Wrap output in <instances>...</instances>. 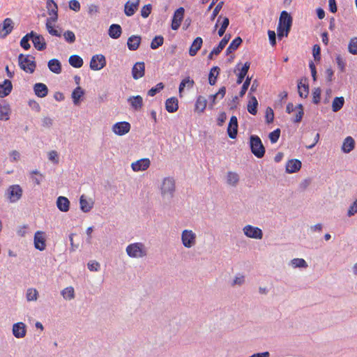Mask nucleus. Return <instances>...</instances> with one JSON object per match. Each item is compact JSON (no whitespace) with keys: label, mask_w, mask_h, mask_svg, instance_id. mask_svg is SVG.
<instances>
[{"label":"nucleus","mask_w":357,"mask_h":357,"mask_svg":"<svg viewBox=\"0 0 357 357\" xmlns=\"http://www.w3.org/2000/svg\"><path fill=\"white\" fill-rule=\"evenodd\" d=\"M18 63L20 68L26 73H33L36 68L35 57L31 54H20L18 56Z\"/></svg>","instance_id":"1"},{"label":"nucleus","mask_w":357,"mask_h":357,"mask_svg":"<svg viewBox=\"0 0 357 357\" xmlns=\"http://www.w3.org/2000/svg\"><path fill=\"white\" fill-rule=\"evenodd\" d=\"M250 146L251 152L258 158H261L265 154V148L259 136L251 135L250 137Z\"/></svg>","instance_id":"2"},{"label":"nucleus","mask_w":357,"mask_h":357,"mask_svg":"<svg viewBox=\"0 0 357 357\" xmlns=\"http://www.w3.org/2000/svg\"><path fill=\"white\" fill-rule=\"evenodd\" d=\"M128 255L133 258L143 257L146 255L144 245L141 243H135L130 244L126 248Z\"/></svg>","instance_id":"3"},{"label":"nucleus","mask_w":357,"mask_h":357,"mask_svg":"<svg viewBox=\"0 0 357 357\" xmlns=\"http://www.w3.org/2000/svg\"><path fill=\"white\" fill-rule=\"evenodd\" d=\"M161 194L163 197H172L175 191V181L172 178L167 177L162 181L160 187Z\"/></svg>","instance_id":"4"},{"label":"nucleus","mask_w":357,"mask_h":357,"mask_svg":"<svg viewBox=\"0 0 357 357\" xmlns=\"http://www.w3.org/2000/svg\"><path fill=\"white\" fill-rule=\"evenodd\" d=\"M181 240L185 248H191L196 242V234L192 230L185 229L183 231Z\"/></svg>","instance_id":"5"},{"label":"nucleus","mask_w":357,"mask_h":357,"mask_svg":"<svg viewBox=\"0 0 357 357\" xmlns=\"http://www.w3.org/2000/svg\"><path fill=\"white\" fill-rule=\"evenodd\" d=\"M106 66L105 57L102 54H96L92 56L90 61V68L93 70H99Z\"/></svg>","instance_id":"6"},{"label":"nucleus","mask_w":357,"mask_h":357,"mask_svg":"<svg viewBox=\"0 0 357 357\" xmlns=\"http://www.w3.org/2000/svg\"><path fill=\"white\" fill-rule=\"evenodd\" d=\"M13 29V21L11 18H6L0 24V38H5Z\"/></svg>","instance_id":"7"},{"label":"nucleus","mask_w":357,"mask_h":357,"mask_svg":"<svg viewBox=\"0 0 357 357\" xmlns=\"http://www.w3.org/2000/svg\"><path fill=\"white\" fill-rule=\"evenodd\" d=\"M243 232L245 236L252 238L261 239L263 236L261 229L252 225H246L244 227Z\"/></svg>","instance_id":"8"},{"label":"nucleus","mask_w":357,"mask_h":357,"mask_svg":"<svg viewBox=\"0 0 357 357\" xmlns=\"http://www.w3.org/2000/svg\"><path fill=\"white\" fill-rule=\"evenodd\" d=\"M185 10L183 7H180L176 10L172 20L171 27L173 30H177L184 17Z\"/></svg>","instance_id":"9"},{"label":"nucleus","mask_w":357,"mask_h":357,"mask_svg":"<svg viewBox=\"0 0 357 357\" xmlns=\"http://www.w3.org/2000/svg\"><path fill=\"white\" fill-rule=\"evenodd\" d=\"M46 8L50 17L47 19L50 21H57L58 6L54 0H47Z\"/></svg>","instance_id":"10"},{"label":"nucleus","mask_w":357,"mask_h":357,"mask_svg":"<svg viewBox=\"0 0 357 357\" xmlns=\"http://www.w3.org/2000/svg\"><path fill=\"white\" fill-rule=\"evenodd\" d=\"M130 130V124L126 121L116 123L112 126V131L117 135H124Z\"/></svg>","instance_id":"11"},{"label":"nucleus","mask_w":357,"mask_h":357,"mask_svg":"<svg viewBox=\"0 0 357 357\" xmlns=\"http://www.w3.org/2000/svg\"><path fill=\"white\" fill-rule=\"evenodd\" d=\"M8 199L11 202L18 201L22 195V190L19 185H13L8 190Z\"/></svg>","instance_id":"12"},{"label":"nucleus","mask_w":357,"mask_h":357,"mask_svg":"<svg viewBox=\"0 0 357 357\" xmlns=\"http://www.w3.org/2000/svg\"><path fill=\"white\" fill-rule=\"evenodd\" d=\"M145 63L143 61H139L135 63L132 68V76L135 79H139L144 76Z\"/></svg>","instance_id":"13"},{"label":"nucleus","mask_w":357,"mask_h":357,"mask_svg":"<svg viewBox=\"0 0 357 357\" xmlns=\"http://www.w3.org/2000/svg\"><path fill=\"white\" fill-rule=\"evenodd\" d=\"M34 246L36 249L43 251L46 248L45 233L41 231H38L34 235Z\"/></svg>","instance_id":"14"},{"label":"nucleus","mask_w":357,"mask_h":357,"mask_svg":"<svg viewBox=\"0 0 357 357\" xmlns=\"http://www.w3.org/2000/svg\"><path fill=\"white\" fill-rule=\"evenodd\" d=\"M151 162L149 158H142L131 164L132 169L134 172L146 170L150 166Z\"/></svg>","instance_id":"15"},{"label":"nucleus","mask_w":357,"mask_h":357,"mask_svg":"<svg viewBox=\"0 0 357 357\" xmlns=\"http://www.w3.org/2000/svg\"><path fill=\"white\" fill-rule=\"evenodd\" d=\"M32 43L37 50L42 51L46 49L47 44L44 37L34 31L33 36L32 37Z\"/></svg>","instance_id":"16"},{"label":"nucleus","mask_w":357,"mask_h":357,"mask_svg":"<svg viewBox=\"0 0 357 357\" xmlns=\"http://www.w3.org/2000/svg\"><path fill=\"white\" fill-rule=\"evenodd\" d=\"M278 25L285 27L286 29H291L292 25V17L287 11L283 10L280 13Z\"/></svg>","instance_id":"17"},{"label":"nucleus","mask_w":357,"mask_h":357,"mask_svg":"<svg viewBox=\"0 0 357 357\" xmlns=\"http://www.w3.org/2000/svg\"><path fill=\"white\" fill-rule=\"evenodd\" d=\"M238 132V120L236 116H232L230 119L228 128L227 133L231 139H235Z\"/></svg>","instance_id":"18"},{"label":"nucleus","mask_w":357,"mask_h":357,"mask_svg":"<svg viewBox=\"0 0 357 357\" xmlns=\"http://www.w3.org/2000/svg\"><path fill=\"white\" fill-rule=\"evenodd\" d=\"M139 4V0H130L125 4L124 12L128 16H132L137 10Z\"/></svg>","instance_id":"19"},{"label":"nucleus","mask_w":357,"mask_h":357,"mask_svg":"<svg viewBox=\"0 0 357 357\" xmlns=\"http://www.w3.org/2000/svg\"><path fill=\"white\" fill-rule=\"evenodd\" d=\"M301 168V162L297 159L289 160L286 165V171L288 173H295Z\"/></svg>","instance_id":"20"},{"label":"nucleus","mask_w":357,"mask_h":357,"mask_svg":"<svg viewBox=\"0 0 357 357\" xmlns=\"http://www.w3.org/2000/svg\"><path fill=\"white\" fill-rule=\"evenodd\" d=\"M13 333L17 338L24 337L26 335L24 324L22 322L15 324L13 326Z\"/></svg>","instance_id":"21"},{"label":"nucleus","mask_w":357,"mask_h":357,"mask_svg":"<svg viewBox=\"0 0 357 357\" xmlns=\"http://www.w3.org/2000/svg\"><path fill=\"white\" fill-rule=\"evenodd\" d=\"M203 44V40L201 37H197L191 44L189 49V54L191 56H195L198 51L201 49Z\"/></svg>","instance_id":"22"},{"label":"nucleus","mask_w":357,"mask_h":357,"mask_svg":"<svg viewBox=\"0 0 357 357\" xmlns=\"http://www.w3.org/2000/svg\"><path fill=\"white\" fill-rule=\"evenodd\" d=\"M13 89V85L10 80L5 79L0 83V97L3 98L8 96Z\"/></svg>","instance_id":"23"},{"label":"nucleus","mask_w":357,"mask_h":357,"mask_svg":"<svg viewBox=\"0 0 357 357\" xmlns=\"http://www.w3.org/2000/svg\"><path fill=\"white\" fill-rule=\"evenodd\" d=\"M33 91L36 94L39 98H44L48 93L47 86L43 83H36L33 86Z\"/></svg>","instance_id":"24"},{"label":"nucleus","mask_w":357,"mask_h":357,"mask_svg":"<svg viewBox=\"0 0 357 357\" xmlns=\"http://www.w3.org/2000/svg\"><path fill=\"white\" fill-rule=\"evenodd\" d=\"M141 43V37L139 36L132 35L128 38L127 45L130 50H137Z\"/></svg>","instance_id":"25"},{"label":"nucleus","mask_w":357,"mask_h":357,"mask_svg":"<svg viewBox=\"0 0 357 357\" xmlns=\"http://www.w3.org/2000/svg\"><path fill=\"white\" fill-rule=\"evenodd\" d=\"M56 206L62 212H67L70 208V202L66 197L60 196L57 198Z\"/></svg>","instance_id":"26"},{"label":"nucleus","mask_w":357,"mask_h":357,"mask_svg":"<svg viewBox=\"0 0 357 357\" xmlns=\"http://www.w3.org/2000/svg\"><path fill=\"white\" fill-rule=\"evenodd\" d=\"M121 33L122 29L119 24H112L110 25L108 30V34L110 38L113 39H117L121 36Z\"/></svg>","instance_id":"27"},{"label":"nucleus","mask_w":357,"mask_h":357,"mask_svg":"<svg viewBox=\"0 0 357 357\" xmlns=\"http://www.w3.org/2000/svg\"><path fill=\"white\" fill-rule=\"evenodd\" d=\"M165 108L169 113L176 112L178 109L177 98L174 97L168 98L165 102Z\"/></svg>","instance_id":"28"},{"label":"nucleus","mask_w":357,"mask_h":357,"mask_svg":"<svg viewBox=\"0 0 357 357\" xmlns=\"http://www.w3.org/2000/svg\"><path fill=\"white\" fill-rule=\"evenodd\" d=\"M206 99L202 96H199L195 102V111L199 114L202 113L206 107Z\"/></svg>","instance_id":"29"},{"label":"nucleus","mask_w":357,"mask_h":357,"mask_svg":"<svg viewBox=\"0 0 357 357\" xmlns=\"http://www.w3.org/2000/svg\"><path fill=\"white\" fill-rule=\"evenodd\" d=\"M10 107L4 101H0V120L7 121L9 119Z\"/></svg>","instance_id":"30"},{"label":"nucleus","mask_w":357,"mask_h":357,"mask_svg":"<svg viewBox=\"0 0 357 357\" xmlns=\"http://www.w3.org/2000/svg\"><path fill=\"white\" fill-rule=\"evenodd\" d=\"M354 139L351 137L349 136L344 139L342 146V150L344 153H348L354 149Z\"/></svg>","instance_id":"31"},{"label":"nucleus","mask_w":357,"mask_h":357,"mask_svg":"<svg viewBox=\"0 0 357 357\" xmlns=\"http://www.w3.org/2000/svg\"><path fill=\"white\" fill-rule=\"evenodd\" d=\"M48 68L50 71L55 74H60L61 73V62L56 59H50L47 63Z\"/></svg>","instance_id":"32"},{"label":"nucleus","mask_w":357,"mask_h":357,"mask_svg":"<svg viewBox=\"0 0 357 357\" xmlns=\"http://www.w3.org/2000/svg\"><path fill=\"white\" fill-rule=\"evenodd\" d=\"M56 22V21H50L46 20V29L50 35L60 37L61 36V31L54 26V23H55Z\"/></svg>","instance_id":"33"},{"label":"nucleus","mask_w":357,"mask_h":357,"mask_svg":"<svg viewBox=\"0 0 357 357\" xmlns=\"http://www.w3.org/2000/svg\"><path fill=\"white\" fill-rule=\"evenodd\" d=\"M250 63L245 62L242 68L239 70V73L237 75L236 83L240 84L243 82L245 77L246 76L248 70L250 68Z\"/></svg>","instance_id":"34"},{"label":"nucleus","mask_w":357,"mask_h":357,"mask_svg":"<svg viewBox=\"0 0 357 357\" xmlns=\"http://www.w3.org/2000/svg\"><path fill=\"white\" fill-rule=\"evenodd\" d=\"M128 102H130L132 107L135 110L140 109L143 105V100L140 96L130 97L128 98Z\"/></svg>","instance_id":"35"},{"label":"nucleus","mask_w":357,"mask_h":357,"mask_svg":"<svg viewBox=\"0 0 357 357\" xmlns=\"http://www.w3.org/2000/svg\"><path fill=\"white\" fill-rule=\"evenodd\" d=\"M258 101L255 96H252L248 103V111L252 115H255L257 112Z\"/></svg>","instance_id":"36"},{"label":"nucleus","mask_w":357,"mask_h":357,"mask_svg":"<svg viewBox=\"0 0 357 357\" xmlns=\"http://www.w3.org/2000/svg\"><path fill=\"white\" fill-rule=\"evenodd\" d=\"M242 43V39L241 37L235 38L229 44V47L226 50L227 54H229L231 52L236 50Z\"/></svg>","instance_id":"37"},{"label":"nucleus","mask_w":357,"mask_h":357,"mask_svg":"<svg viewBox=\"0 0 357 357\" xmlns=\"http://www.w3.org/2000/svg\"><path fill=\"white\" fill-rule=\"evenodd\" d=\"M33 36V31H31L30 33H26L20 40V46L25 50H28L30 49L31 45L29 43V40Z\"/></svg>","instance_id":"38"},{"label":"nucleus","mask_w":357,"mask_h":357,"mask_svg":"<svg viewBox=\"0 0 357 357\" xmlns=\"http://www.w3.org/2000/svg\"><path fill=\"white\" fill-rule=\"evenodd\" d=\"M84 91L80 86L76 87L72 93L73 103L75 105H78L79 103L80 98L84 96Z\"/></svg>","instance_id":"39"},{"label":"nucleus","mask_w":357,"mask_h":357,"mask_svg":"<svg viewBox=\"0 0 357 357\" xmlns=\"http://www.w3.org/2000/svg\"><path fill=\"white\" fill-rule=\"evenodd\" d=\"M69 63L74 68H79L83 66V59L78 55L74 54L69 57Z\"/></svg>","instance_id":"40"},{"label":"nucleus","mask_w":357,"mask_h":357,"mask_svg":"<svg viewBox=\"0 0 357 357\" xmlns=\"http://www.w3.org/2000/svg\"><path fill=\"white\" fill-rule=\"evenodd\" d=\"M344 103V99L343 97H336L333 99L332 102V110L334 112H337L340 110Z\"/></svg>","instance_id":"41"},{"label":"nucleus","mask_w":357,"mask_h":357,"mask_svg":"<svg viewBox=\"0 0 357 357\" xmlns=\"http://www.w3.org/2000/svg\"><path fill=\"white\" fill-rule=\"evenodd\" d=\"M220 68L218 66L213 67L209 73L208 82L211 85H214L216 82V79L219 75Z\"/></svg>","instance_id":"42"},{"label":"nucleus","mask_w":357,"mask_h":357,"mask_svg":"<svg viewBox=\"0 0 357 357\" xmlns=\"http://www.w3.org/2000/svg\"><path fill=\"white\" fill-rule=\"evenodd\" d=\"M195 84V82L193 79H191L189 77H185L183 79L180 85H179V93L181 94L182 91L184 90V88L187 86L188 88L190 89L192 88ZM181 96V95H180Z\"/></svg>","instance_id":"43"},{"label":"nucleus","mask_w":357,"mask_h":357,"mask_svg":"<svg viewBox=\"0 0 357 357\" xmlns=\"http://www.w3.org/2000/svg\"><path fill=\"white\" fill-rule=\"evenodd\" d=\"M298 91L301 98H305L309 93V87L307 84H303L301 81L298 84Z\"/></svg>","instance_id":"44"},{"label":"nucleus","mask_w":357,"mask_h":357,"mask_svg":"<svg viewBox=\"0 0 357 357\" xmlns=\"http://www.w3.org/2000/svg\"><path fill=\"white\" fill-rule=\"evenodd\" d=\"M79 204L81 210L85 213L89 212L92 208V204L86 199L84 195L80 197Z\"/></svg>","instance_id":"45"},{"label":"nucleus","mask_w":357,"mask_h":357,"mask_svg":"<svg viewBox=\"0 0 357 357\" xmlns=\"http://www.w3.org/2000/svg\"><path fill=\"white\" fill-rule=\"evenodd\" d=\"M227 181L229 185L234 186L238 183L239 181V176L238 174L235 172H229L227 176Z\"/></svg>","instance_id":"46"},{"label":"nucleus","mask_w":357,"mask_h":357,"mask_svg":"<svg viewBox=\"0 0 357 357\" xmlns=\"http://www.w3.org/2000/svg\"><path fill=\"white\" fill-rule=\"evenodd\" d=\"M61 295L65 299L70 300L74 298L75 291L73 287H68L65 288L63 290H62Z\"/></svg>","instance_id":"47"},{"label":"nucleus","mask_w":357,"mask_h":357,"mask_svg":"<svg viewBox=\"0 0 357 357\" xmlns=\"http://www.w3.org/2000/svg\"><path fill=\"white\" fill-rule=\"evenodd\" d=\"M291 264L294 268H307V262L301 258H296L291 261Z\"/></svg>","instance_id":"48"},{"label":"nucleus","mask_w":357,"mask_h":357,"mask_svg":"<svg viewBox=\"0 0 357 357\" xmlns=\"http://www.w3.org/2000/svg\"><path fill=\"white\" fill-rule=\"evenodd\" d=\"M164 42V38L161 36H155L151 43V48L153 50H155L160 47Z\"/></svg>","instance_id":"49"},{"label":"nucleus","mask_w":357,"mask_h":357,"mask_svg":"<svg viewBox=\"0 0 357 357\" xmlns=\"http://www.w3.org/2000/svg\"><path fill=\"white\" fill-rule=\"evenodd\" d=\"M348 50L352 54H357V37L351 38L348 45Z\"/></svg>","instance_id":"50"},{"label":"nucleus","mask_w":357,"mask_h":357,"mask_svg":"<svg viewBox=\"0 0 357 357\" xmlns=\"http://www.w3.org/2000/svg\"><path fill=\"white\" fill-rule=\"evenodd\" d=\"M296 113L295 114L294 121L295 123H299L302 120V118L304 114L303 105L301 104H299L296 107Z\"/></svg>","instance_id":"51"},{"label":"nucleus","mask_w":357,"mask_h":357,"mask_svg":"<svg viewBox=\"0 0 357 357\" xmlns=\"http://www.w3.org/2000/svg\"><path fill=\"white\" fill-rule=\"evenodd\" d=\"M229 24V18L227 17H223L222 22L221 23V26L219 29L218 32L219 36L221 37L225 34V31H226L227 28L228 27Z\"/></svg>","instance_id":"52"},{"label":"nucleus","mask_w":357,"mask_h":357,"mask_svg":"<svg viewBox=\"0 0 357 357\" xmlns=\"http://www.w3.org/2000/svg\"><path fill=\"white\" fill-rule=\"evenodd\" d=\"M280 136V130L279 128H277L276 130L271 132L269 135V139L272 144L276 143Z\"/></svg>","instance_id":"53"},{"label":"nucleus","mask_w":357,"mask_h":357,"mask_svg":"<svg viewBox=\"0 0 357 357\" xmlns=\"http://www.w3.org/2000/svg\"><path fill=\"white\" fill-rule=\"evenodd\" d=\"M63 37L65 40L69 43H73L76 39L74 32L70 30L63 33Z\"/></svg>","instance_id":"54"},{"label":"nucleus","mask_w":357,"mask_h":357,"mask_svg":"<svg viewBox=\"0 0 357 357\" xmlns=\"http://www.w3.org/2000/svg\"><path fill=\"white\" fill-rule=\"evenodd\" d=\"M164 88V84L162 82H160L156 84L155 87L151 88L148 91V96H154L157 93L160 92Z\"/></svg>","instance_id":"55"},{"label":"nucleus","mask_w":357,"mask_h":357,"mask_svg":"<svg viewBox=\"0 0 357 357\" xmlns=\"http://www.w3.org/2000/svg\"><path fill=\"white\" fill-rule=\"evenodd\" d=\"M266 122L269 124L274 120V112L271 107H268L266 109L265 115Z\"/></svg>","instance_id":"56"},{"label":"nucleus","mask_w":357,"mask_h":357,"mask_svg":"<svg viewBox=\"0 0 357 357\" xmlns=\"http://www.w3.org/2000/svg\"><path fill=\"white\" fill-rule=\"evenodd\" d=\"M38 298V291L35 289H29L26 292V299L29 301H36Z\"/></svg>","instance_id":"57"},{"label":"nucleus","mask_w":357,"mask_h":357,"mask_svg":"<svg viewBox=\"0 0 357 357\" xmlns=\"http://www.w3.org/2000/svg\"><path fill=\"white\" fill-rule=\"evenodd\" d=\"M321 90L320 88H315L312 91V101L314 104H318L321 100Z\"/></svg>","instance_id":"58"},{"label":"nucleus","mask_w":357,"mask_h":357,"mask_svg":"<svg viewBox=\"0 0 357 357\" xmlns=\"http://www.w3.org/2000/svg\"><path fill=\"white\" fill-rule=\"evenodd\" d=\"M290 31V29H286L285 27L278 25L277 33L278 37L281 39L282 37H287Z\"/></svg>","instance_id":"59"},{"label":"nucleus","mask_w":357,"mask_h":357,"mask_svg":"<svg viewBox=\"0 0 357 357\" xmlns=\"http://www.w3.org/2000/svg\"><path fill=\"white\" fill-rule=\"evenodd\" d=\"M250 81H251V77H247L245 81L243 84L241 91L239 93V96L241 97H243L245 94V93L250 84Z\"/></svg>","instance_id":"60"},{"label":"nucleus","mask_w":357,"mask_h":357,"mask_svg":"<svg viewBox=\"0 0 357 357\" xmlns=\"http://www.w3.org/2000/svg\"><path fill=\"white\" fill-rule=\"evenodd\" d=\"M151 5L147 4L143 6V8L141 10V15L144 18H146L149 17V15L151 14Z\"/></svg>","instance_id":"61"},{"label":"nucleus","mask_w":357,"mask_h":357,"mask_svg":"<svg viewBox=\"0 0 357 357\" xmlns=\"http://www.w3.org/2000/svg\"><path fill=\"white\" fill-rule=\"evenodd\" d=\"M225 46V40H220L218 45L212 50V53H215V55H218Z\"/></svg>","instance_id":"62"},{"label":"nucleus","mask_w":357,"mask_h":357,"mask_svg":"<svg viewBox=\"0 0 357 357\" xmlns=\"http://www.w3.org/2000/svg\"><path fill=\"white\" fill-rule=\"evenodd\" d=\"M49 160L52 161L54 163H59V155L56 151H51L48 153Z\"/></svg>","instance_id":"63"},{"label":"nucleus","mask_w":357,"mask_h":357,"mask_svg":"<svg viewBox=\"0 0 357 357\" xmlns=\"http://www.w3.org/2000/svg\"><path fill=\"white\" fill-rule=\"evenodd\" d=\"M69 8L75 11L80 10V3L77 0H70L69 1Z\"/></svg>","instance_id":"64"}]
</instances>
